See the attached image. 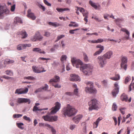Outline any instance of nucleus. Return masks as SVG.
<instances>
[{
  "label": "nucleus",
  "instance_id": "29",
  "mask_svg": "<svg viewBox=\"0 0 134 134\" xmlns=\"http://www.w3.org/2000/svg\"><path fill=\"white\" fill-rule=\"evenodd\" d=\"M70 24L69 25V27L72 26L73 27H78L79 26V25L78 24L76 23V22H74L70 21Z\"/></svg>",
  "mask_w": 134,
  "mask_h": 134
},
{
  "label": "nucleus",
  "instance_id": "61",
  "mask_svg": "<svg viewBox=\"0 0 134 134\" xmlns=\"http://www.w3.org/2000/svg\"><path fill=\"white\" fill-rule=\"evenodd\" d=\"M65 36L64 35H61L60 36H58L57 37V41H58L60 40L61 38Z\"/></svg>",
  "mask_w": 134,
  "mask_h": 134
},
{
  "label": "nucleus",
  "instance_id": "64",
  "mask_svg": "<svg viewBox=\"0 0 134 134\" xmlns=\"http://www.w3.org/2000/svg\"><path fill=\"white\" fill-rule=\"evenodd\" d=\"M75 127V126L74 125H71L70 126V129L72 130Z\"/></svg>",
  "mask_w": 134,
  "mask_h": 134
},
{
  "label": "nucleus",
  "instance_id": "23",
  "mask_svg": "<svg viewBox=\"0 0 134 134\" xmlns=\"http://www.w3.org/2000/svg\"><path fill=\"white\" fill-rule=\"evenodd\" d=\"M89 3L90 4L96 9H97L98 7L100 6L99 5H98L97 6L96 3H93L91 0L89 1Z\"/></svg>",
  "mask_w": 134,
  "mask_h": 134
},
{
  "label": "nucleus",
  "instance_id": "10",
  "mask_svg": "<svg viewBox=\"0 0 134 134\" xmlns=\"http://www.w3.org/2000/svg\"><path fill=\"white\" fill-rule=\"evenodd\" d=\"M96 47L97 48H99V50L95 52L93 54L94 56H96L97 55H99L103 51L104 49V47L103 46H102L100 45H97L96 46Z\"/></svg>",
  "mask_w": 134,
  "mask_h": 134
},
{
  "label": "nucleus",
  "instance_id": "62",
  "mask_svg": "<svg viewBox=\"0 0 134 134\" xmlns=\"http://www.w3.org/2000/svg\"><path fill=\"white\" fill-rule=\"evenodd\" d=\"M88 41L92 43H97V41L96 40H88Z\"/></svg>",
  "mask_w": 134,
  "mask_h": 134
},
{
  "label": "nucleus",
  "instance_id": "18",
  "mask_svg": "<svg viewBox=\"0 0 134 134\" xmlns=\"http://www.w3.org/2000/svg\"><path fill=\"white\" fill-rule=\"evenodd\" d=\"M60 78L58 76L55 75L54 77L52 79H51L49 81L50 83L52 82H56L59 81Z\"/></svg>",
  "mask_w": 134,
  "mask_h": 134
},
{
  "label": "nucleus",
  "instance_id": "35",
  "mask_svg": "<svg viewBox=\"0 0 134 134\" xmlns=\"http://www.w3.org/2000/svg\"><path fill=\"white\" fill-rule=\"evenodd\" d=\"M24 79H26L32 80H34L35 79V77L31 76H25L24 77Z\"/></svg>",
  "mask_w": 134,
  "mask_h": 134
},
{
  "label": "nucleus",
  "instance_id": "42",
  "mask_svg": "<svg viewBox=\"0 0 134 134\" xmlns=\"http://www.w3.org/2000/svg\"><path fill=\"white\" fill-rule=\"evenodd\" d=\"M132 89H134V83H131L129 86V91H131Z\"/></svg>",
  "mask_w": 134,
  "mask_h": 134
},
{
  "label": "nucleus",
  "instance_id": "48",
  "mask_svg": "<svg viewBox=\"0 0 134 134\" xmlns=\"http://www.w3.org/2000/svg\"><path fill=\"white\" fill-rule=\"evenodd\" d=\"M67 57L65 55H63L61 58V60L63 62L64 61L66 60Z\"/></svg>",
  "mask_w": 134,
  "mask_h": 134
},
{
  "label": "nucleus",
  "instance_id": "24",
  "mask_svg": "<svg viewBox=\"0 0 134 134\" xmlns=\"http://www.w3.org/2000/svg\"><path fill=\"white\" fill-rule=\"evenodd\" d=\"M42 118L44 120L46 121L51 122V115H46L43 116Z\"/></svg>",
  "mask_w": 134,
  "mask_h": 134
},
{
  "label": "nucleus",
  "instance_id": "33",
  "mask_svg": "<svg viewBox=\"0 0 134 134\" xmlns=\"http://www.w3.org/2000/svg\"><path fill=\"white\" fill-rule=\"evenodd\" d=\"M14 62V61L13 60H10L9 59H6L4 62V64H9L12 63Z\"/></svg>",
  "mask_w": 134,
  "mask_h": 134
},
{
  "label": "nucleus",
  "instance_id": "30",
  "mask_svg": "<svg viewBox=\"0 0 134 134\" xmlns=\"http://www.w3.org/2000/svg\"><path fill=\"white\" fill-rule=\"evenodd\" d=\"M48 109V108H43L41 109H39L36 106H34L32 110L33 111H41L43 110H47Z\"/></svg>",
  "mask_w": 134,
  "mask_h": 134
},
{
  "label": "nucleus",
  "instance_id": "31",
  "mask_svg": "<svg viewBox=\"0 0 134 134\" xmlns=\"http://www.w3.org/2000/svg\"><path fill=\"white\" fill-rule=\"evenodd\" d=\"M48 24L50 25H51L55 27L58 26L60 25L57 22L52 23L51 22H49L48 23Z\"/></svg>",
  "mask_w": 134,
  "mask_h": 134
},
{
  "label": "nucleus",
  "instance_id": "37",
  "mask_svg": "<svg viewBox=\"0 0 134 134\" xmlns=\"http://www.w3.org/2000/svg\"><path fill=\"white\" fill-rule=\"evenodd\" d=\"M123 20H124L123 19L119 18H118L114 20V22L116 23L117 25H118V22L121 23L122 21Z\"/></svg>",
  "mask_w": 134,
  "mask_h": 134
},
{
  "label": "nucleus",
  "instance_id": "45",
  "mask_svg": "<svg viewBox=\"0 0 134 134\" xmlns=\"http://www.w3.org/2000/svg\"><path fill=\"white\" fill-rule=\"evenodd\" d=\"M83 16L85 17H88V13L86 10H85V12H84L82 13Z\"/></svg>",
  "mask_w": 134,
  "mask_h": 134
},
{
  "label": "nucleus",
  "instance_id": "4",
  "mask_svg": "<svg viewBox=\"0 0 134 134\" xmlns=\"http://www.w3.org/2000/svg\"><path fill=\"white\" fill-rule=\"evenodd\" d=\"M88 104L89 106L88 108L89 111H91L93 109L97 110L99 109L98 103L96 99H94L91 100L88 103Z\"/></svg>",
  "mask_w": 134,
  "mask_h": 134
},
{
  "label": "nucleus",
  "instance_id": "58",
  "mask_svg": "<svg viewBox=\"0 0 134 134\" xmlns=\"http://www.w3.org/2000/svg\"><path fill=\"white\" fill-rule=\"evenodd\" d=\"M15 9V5L14 4L12 6L10 9V10L12 12H13L14 11Z\"/></svg>",
  "mask_w": 134,
  "mask_h": 134
},
{
  "label": "nucleus",
  "instance_id": "39",
  "mask_svg": "<svg viewBox=\"0 0 134 134\" xmlns=\"http://www.w3.org/2000/svg\"><path fill=\"white\" fill-rule=\"evenodd\" d=\"M5 74L7 75L10 76H13V73L11 71L7 70L5 71Z\"/></svg>",
  "mask_w": 134,
  "mask_h": 134
},
{
  "label": "nucleus",
  "instance_id": "46",
  "mask_svg": "<svg viewBox=\"0 0 134 134\" xmlns=\"http://www.w3.org/2000/svg\"><path fill=\"white\" fill-rule=\"evenodd\" d=\"M22 116V115L20 114H14L13 117L14 118H19Z\"/></svg>",
  "mask_w": 134,
  "mask_h": 134
},
{
  "label": "nucleus",
  "instance_id": "13",
  "mask_svg": "<svg viewBox=\"0 0 134 134\" xmlns=\"http://www.w3.org/2000/svg\"><path fill=\"white\" fill-rule=\"evenodd\" d=\"M17 102L19 103L28 102V104H29L30 103V101L29 99L27 98H19L17 99Z\"/></svg>",
  "mask_w": 134,
  "mask_h": 134
},
{
  "label": "nucleus",
  "instance_id": "22",
  "mask_svg": "<svg viewBox=\"0 0 134 134\" xmlns=\"http://www.w3.org/2000/svg\"><path fill=\"white\" fill-rule=\"evenodd\" d=\"M121 30L123 32H125L126 33V34L127 35V36H126L125 37V38L127 40L129 39V36L130 35V33L128 30L124 28H122Z\"/></svg>",
  "mask_w": 134,
  "mask_h": 134
},
{
  "label": "nucleus",
  "instance_id": "28",
  "mask_svg": "<svg viewBox=\"0 0 134 134\" xmlns=\"http://www.w3.org/2000/svg\"><path fill=\"white\" fill-rule=\"evenodd\" d=\"M32 50L34 52H38L40 53H43L44 54L45 53V52L44 51H41V49L38 48H33Z\"/></svg>",
  "mask_w": 134,
  "mask_h": 134
},
{
  "label": "nucleus",
  "instance_id": "36",
  "mask_svg": "<svg viewBox=\"0 0 134 134\" xmlns=\"http://www.w3.org/2000/svg\"><path fill=\"white\" fill-rule=\"evenodd\" d=\"M83 59L85 61L87 62L88 61V58L85 53H83Z\"/></svg>",
  "mask_w": 134,
  "mask_h": 134
},
{
  "label": "nucleus",
  "instance_id": "7",
  "mask_svg": "<svg viewBox=\"0 0 134 134\" xmlns=\"http://www.w3.org/2000/svg\"><path fill=\"white\" fill-rule=\"evenodd\" d=\"M55 106L52 108V111L50 112L51 114L55 113L60 109L61 107L60 104L58 102H56L55 103Z\"/></svg>",
  "mask_w": 134,
  "mask_h": 134
},
{
  "label": "nucleus",
  "instance_id": "14",
  "mask_svg": "<svg viewBox=\"0 0 134 134\" xmlns=\"http://www.w3.org/2000/svg\"><path fill=\"white\" fill-rule=\"evenodd\" d=\"M28 17L30 18L32 20H34L36 18V17L34 14L31 12V9H29L27 11V15Z\"/></svg>",
  "mask_w": 134,
  "mask_h": 134
},
{
  "label": "nucleus",
  "instance_id": "12",
  "mask_svg": "<svg viewBox=\"0 0 134 134\" xmlns=\"http://www.w3.org/2000/svg\"><path fill=\"white\" fill-rule=\"evenodd\" d=\"M31 46L30 44H20L17 46V49L19 50H21L26 48L27 47H30Z\"/></svg>",
  "mask_w": 134,
  "mask_h": 134
},
{
  "label": "nucleus",
  "instance_id": "19",
  "mask_svg": "<svg viewBox=\"0 0 134 134\" xmlns=\"http://www.w3.org/2000/svg\"><path fill=\"white\" fill-rule=\"evenodd\" d=\"M102 119V117H100L97 119L95 122H94L93 124V127L94 128H96L97 127L99 122Z\"/></svg>",
  "mask_w": 134,
  "mask_h": 134
},
{
  "label": "nucleus",
  "instance_id": "56",
  "mask_svg": "<svg viewBox=\"0 0 134 134\" xmlns=\"http://www.w3.org/2000/svg\"><path fill=\"white\" fill-rule=\"evenodd\" d=\"M39 59H40L42 60H50L51 59L50 58H45L43 57H40Z\"/></svg>",
  "mask_w": 134,
  "mask_h": 134
},
{
  "label": "nucleus",
  "instance_id": "47",
  "mask_svg": "<svg viewBox=\"0 0 134 134\" xmlns=\"http://www.w3.org/2000/svg\"><path fill=\"white\" fill-rule=\"evenodd\" d=\"M126 108H121L120 109V111L122 114H124L125 113V110Z\"/></svg>",
  "mask_w": 134,
  "mask_h": 134
},
{
  "label": "nucleus",
  "instance_id": "25",
  "mask_svg": "<svg viewBox=\"0 0 134 134\" xmlns=\"http://www.w3.org/2000/svg\"><path fill=\"white\" fill-rule=\"evenodd\" d=\"M14 22V23L15 24L18 23H22V21L21 19L18 17H16L15 18Z\"/></svg>",
  "mask_w": 134,
  "mask_h": 134
},
{
  "label": "nucleus",
  "instance_id": "5",
  "mask_svg": "<svg viewBox=\"0 0 134 134\" xmlns=\"http://www.w3.org/2000/svg\"><path fill=\"white\" fill-rule=\"evenodd\" d=\"M86 84L87 85H90V87H86L85 89V91L87 93L94 94L96 93L97 90L93 87V83L91 81L87 82Z\"/></svg>",
  "mask_w": 134,
  "mask_h": 134
},
{
  "label": "nucleus",
  "instance_id": "6",
  "mask_svg": "<svg viewBox=\"0 0 134 134\" xmlns=\"http://www.w3.org/2000/svg\"><path fill=\"white\" fill-rule=\"evenodd\" d=\"M121 67L126 70L127 69V59L126 57L123 56L122 57L121 60Z\"/></svg>",
  "mask_w": 134,
  "mask_h": 134
},
{
  "label": "nucleus",
  "instance_id": "1",
  "mask_svg": "<svg viewBox=\"0 0 134 134\" xmlns=\"http://www.w3.org/2000/svg\"><path fill=\"white\" fill-rule=\"evenodd\" d=\"M74 66L76 68H80V70L86 75H89L92 71V66L89 64H85L80 66L83 64L82 62L79 59L72 58L71 60Z\"/></svg>",
  "mask_w": 134,
  "mask_h": 134
},
{
  "label": "nucleus",
  "instance_id": "43",
  "mask_svg": "<svg viewBox=\"0 0 134 134\" xmlns=\"http://www.w3.org/2000/svg\"><path fill=\"white\" fill-rule=\"evenodd\" d=\"M44 33L43 36L46 37H49L51 35L50 33L48 31H44Z\"/></svg>",
  "mask_w": 134,
  "mask_h": 134
},
{
  "label": "nucleus",
  "instance_id": "53",
  "mask_svg": "<svg viewBox=\"0 0 134 134\" xmlns=\"http://www.w3.org/2000/svg\"><path fill=\"white\" fill-rule=\"evenodd\" d=\"M78 89L77 88H75L74 90V94L76 95H78Z\"/></svg>",
  "mask_w": 134,
  "mask_h": 134
},
{
  "label": "nucleus",
  "instance_id": "32",
  "mask_svg": "<svg viewBox=\"0 0 134 134\" xmlns=\"http://www.w3.org/2000/svg\"><path fill=\"white\" fill-rule=\"evenodd\" d=\"M20 34L22 36V38H25L27 37V35L26 32L24 31H22Z\"/></svg>",
  "mask_w": 134,
  "mask_h": 134
},
{
  "label": "nucleus",
  "instance_id": "2",
  "mask_svg": "<svg viewBox=\"0 0 134 134\" xmlns=\"http://www.w3.org/2000/svg\"><path fill=\"white\" fill-rule=\"evenodd\" d=\"M113 53L112 51H109L107 52L103 56H99L97 58L98 59V63L101 67H104L107 63L106 60L110 59L112 56Z\"/></svg>",
  "mask_w": 134,
  "mask_h": 134
},
{
  "label": "nucleus",
  "instance_id": "20",
  "mask_svg": "<svg viewBox=\"0 0 134 134\" xmlns=\"http://www.w3.org/2000/svg\"><path fill=\"white\" fill-rule=\"evenodd\" d=\"M120 78V76L119 74H116L114 77H110V79L113 80L117 81L119 80Z\"/></svg>",
  "mask_w": 134,
  "mask_h": 134
},
{
  "label": "nucleus",
  "instance_id": "51",
  "mask_svg": "<svg viewBox=\"0 0 134 134\" xmlns=\"http://www.w3.org/2000/svg\"><path fill=\"white\" fill-rule=\"evenodd\" d=\"M23 119L26 120L30 121H31V120L28 117H27L26 116H24L23 117Z\"/></svg>",
  "mask_w": 134,
  "mask_h": 134
},
{
  "label": "nucleus",
  "instance_id": "3",
  "mask_svg": "<svg viewBox=\"0 0 134 134\" xmlns=\"http://www.w3.org/2000/svg\"><path fill=\"white\" fill-rule=\"evenodd\" d=\"M77 111V110L69 104H68L67 107L62 110V113L65 116L66 115L68 116H71L75 114Z\"/></svg>",
  "mask_w": 134,
  "mask_h": 134
},
{
  "label": "nucleus",
  "instance_id": "60",
  "mask_svg": "<svg viewBox=\"0 0 134 134\" xmlns=\"http://www.w3.org/2000/svg\"><path fill=\"white\" fill-rule=\"evenodd\" d=\"M45 125L46 123H39L38 124V125L40 127H45Z\"/></svg>",
  "mask_w": 134,
  "mask_h": 134
},
{
  "label": "nucleus",
  "instance_id": "8",
  "mask_svg": "<svg viewBox=\"0 0 134 134\" xmlns=\"http://www.w3.org/2000/svg\"><path fill=\"white\" fill-rule=\"evenodd\" d=\"M9 12V10L4 5L0 4V16H2L4 13L5 14H8Z\"/></svg>",
  "mask_w": 134,
  "mask_h": 134
},
{
  "label": "nucleus",
  "instance_id": "54",
  "mask_svg": "<svg viewBox=\"0 0 134 134\" xmlns=\"http://www.w3.org/2000/svg\"><path fill=\"white\" fill-rule=\"evenodd\" d=\"M31 40L33 41H35L37 40L36 36V34H35V36H34L31 38Z\"/></svg>",
  "mask_w": 134,
  "mask_h": 134
},
{
  "label": "nucleus",
  "instance_id": "11",
  "mask_svg": "<svg viewBox=\"0 0 134 134\" xmlns=\"http://www.w3.org/2000/svg\"><path fill=\"white\" fill-rule=\"evenodd\" d=\"M70 80L71 81H80V79L79 77L75 74H71L70 75Z\"/></svg>",
  "mask_w": 134,
  "mask_h": 134
},
{
  "label": "nucleus",
  "instance_id": "40",
  "mask_svg": "<svg viewBox=\"0 0 134 134\" xmlns=\"http://www.w3.org/2000/svg\"><path fill=\"white\" fill-rule=\"evenodd\" d=\"M117 107L115 103H114L112 107V110L114 111H115L116 110Z\"/></svg>",
  "mask_w": 134,
  "mask_h": 134
},
{
  "label": "nucleus",
  "instance_id": "49",
  "mask_svg": "<svg viewBox=\"0 0 134 134\" xmlns=\"http://www.w3.org/2000/svg\"><path fill=\"white\" fill-rule=\"evenodd\" d=\"M102 83L104 86H107L108 84V81L107 80H104L102 81Z\"/></svg>",
  "mask_w": 134,
  "mask_h": 134
},
{
  "label": "nucleus",
  "instance_id": "27",
  "mask_svg": "<svg viewBox=\"0 0 134 134\" xmlns=\"http://www.w3.org/2000/svg\"><path fill=\"white\" fill-rule=\"evenodd\" d=\"M36 34L37 40L41 41L43 38V37L40 35L39 32H37Z\"/></svg>",
  "mask_w": 134,
  "mask_h": 134
},
{
  "label": "nucleus",
  "instance_id": "17",
  "mask_svg": "<svg viewBox=\"0 0 134 134\" xmlns=\"http://www.w3.org/2000/svg\"><path fill=\"white\" fill-rule=\"evenodd\" d=\"M48 88V86L47 84H45L44 87L42 88H40L36 90L35 92V93L41 92L43 91H46Z\"/></svg>",
  "mask_w": 134,
  "mask_h": 134
},
{
  "label": "nucleus",
  "instance_id": "44",
  "mask_svg": "<svg viewBox=\"0 0 134 134\" xmlns=\"http://www.w3.org/2000/svg\"><path fill=\"white\" fill-rule=\"evenodd\" d=\"M2 77L6 79H11V80H13L14 79V78L13 77L8 76L5 75L3 76H2Z\"/></svg>",
  "mask_w": 134,
  "mask_h": 134
},
{
  "label": "nucleus",
  "instance_id": "34",
  "mask_svg": "<svg viewBox=\"0 0 134 134\" xmlns=\"http://www.w3.org/2000/svg\"><path fill=\"white\" fill-rule=\"evenodd\" d=\"M131 80V77L130 76H128L127 77H126L124 82V83L126 84H127Z\"/></svg>",
  "mask_w": 134,
  "mask_h": 134
},
{
  "label": "nucleus",
  "instance_id": "26",
  "mask_svg": "<svg viewBox=\"0 0 134 134\" xmlns=\"http://www.w3.org/2000/svg\"><path fill=\"white\" fill-rule=\"evenodd\" d=\"M128 97L125 94L123 93L121 96V99L123 101H127Z\"/></svg>",
  "mask_w": 134,
  "mask_h": 134
},
{
  "label": "nucleus",
  "instance_id": "52",
  "mask_svg": "<svg viewBox=\"0 0 134 134\" xmlns=\"http://www.w3.org/2000/svg\"><path fill=\"white\" fill-rule=\"evenodd\" d=\"M45 127H47V129H50L52 127L50 125L46 123V125Z\"/></svg>",
  "mask_w": 134,
  "mask_h": 134
},
{
  "label": "nucleus",
  "instance_id": "15",
  "mask_svg": "<svg viewBox=\"0 0 134 134\" xmlns=\"http://www.w3.org/2000/svg\"><path fill=\"white\" fill-rule=\"evenodd\" d=\"M82 115H79L74 117L72 119V120L75 123L77 124L79 123L80 120L82 119Z\"/></svg>",
  "mask_w": 134,
  "mask_h": 134
},
{
  "label": "nucleus",
  "instance_id": "38",
  "mask_svg": "<svg viewBox=\"0 0 134 134\" xmlns=\"http://www.w3.org/2000/svg\"><path fill=\"white\" fill-rule=\"evenodd\" d=\"M16 125L17 126H18V127L21 129H24V128L23 127H22L23 126L24 124L23 123H16Z\"/></svg>",
  "mask_w": 134,
  "mask_h": 134
},
{
  "label": "nucleus",
  "instance_id": "21",
  "mask_svg": "<svg viewBox=\"0 0 134 134\" xmlns=\"http://www.w3.org/2000/svg\"><path fill=\"white\" fill-rule=\"evenodd\" d=\"M33 71L36 73H40L41 71L40 70L38 67L35 66H33L32 67Z\"/></svg>",
  "mask_w": 134,
  "mask_h": 134
},
{
  "label": "nucleus",
  "instance_id": "57",
  "mask_svg": "<svg viewBox=\"0 0 134 134\" xmlns=\"http://www.w3.org/2000/svg\"><path fill=\"white\" fill-rule=\"evenodd\" d=\"M43 2L44 3L48 6H51V4L48 3L46 0H43Z\"/></svg>",
  "mask_w": 134,
  "mask_h": 134
},
{
  "label": "nucleus",
  "instance_id": "59",
  "mask_svg": "<svg viewBox=\"0 0 134 134\" xmlns=\"http://www.w3.org/2000/svg\"><path fill=\"white\" fill-rule=\"evenodd\" d=\"M97 43H100L102 42H103L104 40L103 39H101V38H99L97 39Z\"/></svg>",
  "mask_w": 134,
  "mask_h": 134
},
{
  "label": "nucleus",
  "instance_id": "41",
  "mask_svg": "<svg viewBox=\"0 0 134 134\" xmlns=\"http://www.w3.org/2000/svg\"><path fill=\"white\" fill-rule=\"evenodd\" d=\"M58 117L57 116H51V122L56 121L57 120Z\"/></svg>",
  "mask_w": 134,
  "mask_h": 134
},
{
  "label": "nucleus",
  "instance_id": "16",
  "mask_svg": "<svg viewBox=\"0 0 134 134\" xmlns=\"http://www.w3.org/2000/svg\"><path fill=\"white\" fill-rule=\"evenodd\" d=\"M28 89L27 88H26L24 90H23L20 89H17L15 91V93L18 94H25L28 91Z\"/></svg>",
  "mask_w": 134,
  "mask_h": 134
},
{
  "label": "nucleus",
  "instance_id": "55",
  "mask_svg": "<svg viewBox=\"0 0 134 134\" xmlns=\"http://www.w3.org/2000/svg\"><path fill=\"white\" fill-rule=\"evenodd\" d=\"M78 29H76L74 30H71L69 31V32L71 34H74V31H76L79 30Z\"/></svg>",
  "mask_w": 134,
  "mask_h": 134
},
{
  "label": "nucleus",
  "instance_id": "50",
  "mask_svg": "<svg viewBox=\"0 0 134 134\" xmlns=\"http://www.w3.org/2000/svg\"><path fill=\"white\" fill-rule=\"evenodd\" d=\"M50 130H51L52 134H56V131L53 127H52Z\"/></svg>",
  "mask_w": 134,
  "mask_h": 134
},
{
  "label": "nucleus",
  "instance_id": "63",
  "mask_svg": "<svg viewBox=\"0 0 134 134\" xmlns=\"http://www.w3.org/2000/svg\"><path fill=\"white\" fill-rule=\"evenodd\" d=\"M39 7L41 8L42 9L43 11H44L45 10L46 8L44 6L41 4L39 5Z\"/></svg>",
  "mask_w": 134,
  "mask_h": 134
},
{
  "label": "nucleus",
  "instance_id": "9",
  "mask_svg": "<svg viewBox=\"0 0 134 134\" xmlns=\"http://www.w3.org/2000/svg\"><path fill=\"white\" fill-rule=\"evenodd\" d=\"M118 83L116 82L114 84V89L113 90L112 93L114 97H115L116 95L119 92Z\"/></svg>",
  "mask_w": 134,
  "mask_h": 134
}]
</instances>
